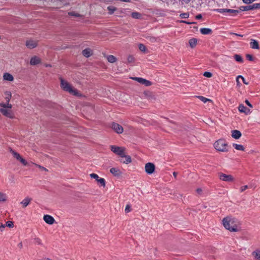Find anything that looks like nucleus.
Returning <instances> with one entry per match:
<instances>
[{"mask_svg": "<svg viewBox=\"0 0 260 260\" xmlns=\"http://www.w3.org/2000/svg\"><path fill=\"white\" fill-rule=\"evenodd\" d=\"M185 3L187 4L190 2V0H182Z\"/></svg>", "mask_w": 260, "mask_h": 260, "instance_id": "4d7b16f0", "label": "nucleus"}, {"mask_svg": "<svg viewBox=\"0 0 260 260\" xmlns=\"http://www.w3.org/2000/svg\"><path fill=\"white\" fill-rule=\"evenodd\" d=\"M120 161L123 164H128L131 162L132 159L130 156L125 154L124 156H123V157H121V159L120 160Z\"/></svg>", "mask_w": 260, "mask_h": 260, "instance_id": "dca6fc26", "label": "nucleus"}, {"mask_svg": "<svg viewBox=\"0 0 260 260\" xmlns=\"http://www.w3.org/2000/svg\"><path fill=\"white\" fill-rule=\"evenodd\" d=\"M110 172L111 174L116 176H119L121 174L120 170L119 169L116 168H111L110 170Z\"/></svg>", "mask_w": 260, "mask_h": 260, "instance_id": "412c9836", "label": "nucleus"}, {"mask_svg": "<svg viewBox=\"0 0 260 260\" xmlns=\"http://www.w3.org/2000/svg\"><path fill=\"white\" fill-rule=\"evenodd\" d=\"M131 15L132 17L135 19H140L142 18V14L137 12H133Z\"/></svg>", "mask_w": 260, "mask_h": 260, "instance_id": "c85d7f7f", "label": "nucleus"}, {"mask_svg": "<svg viewBox=\"0 0 260 260\" xmlns=\"http://www.w3.org/2000/svg\"><path fill=\"white\" fill-rule=\"evenodd\" d=\"M248 188V186L247 185H244L240 187V192H243L245 191L246 189H247Z\"/></svg>", "mask_w": 260, "mask_h": 260, "instance_id": "a19ab883", "label": "nucleus"}, {"mask_svg": "<svg viewBox=\"0 0 260 260\" xmlns=\"http://www.w3.org/2000/svg\"><path fill=\"white\" fill-rule=\"evenodd\" d=\"M6 226H8L9 228H12L13 226V222L11 221H8L7 222Z\"/></svg>", "mask_w": 260, "mask_h": 260, "instance_id": "4c0bfd02", "label": "nucleus"}, {"mask_svg": "<svg viewBox=\"0 0 260 260\" xmlns=\"http://www.w3.org/2000/svg\"><path fill=\"white\" fill-rule=\"evenodd\" d=\"M252 256L254 260H260V248L256 249L251 253Z\"/></svg>", "mask_w": 260, "mask_h": 260, "instance_id": "f8f14e48", "label": "nucleus"}, {"mask_svg": "<svg viewBox=\"0 0 260 260\" xmlns=\"http://www.w3.org/2000/svg\"><path fill=\"white\" fill-rule=\"evenodd\" d=\"M239 111L241 113H244L245 114H248L250 112V109L247 108L243 105L240 104L238 107Z\"/></svg>", "mask_w": 260, "mask_h": 260, "instance_id": "a211bd4d", "label": "nucleus"}, {"mask_svg": "<svg viewBox=\"0 0 260 260\" xmlns=\"http://www.w3.org/2000/svg\"><path fill=\"white\" fill-rule=\"evenodd\" d=\"M215 149L218 151L225 152L229 150L228 145L226 142L223 139H219L214 144Z\"/></svg>", "mask_w": 260, "mask_h": 260, "instance_id": "20e7f679", "label": "nucleus"}, {"mask_svg": "<svg viewBox=\"0 0 260 260\" xmlns=\"http://www.w3.org/2000/svg\"><path fill=\"white\" fill-rule=\"evenodd\" d=\"M43 219L47 223L49 224H52L55 221L54 218L49 215H44L43 217Z\"/></svg>", "mask_w": 260, "mask_h": 260, "instance_id": "9b49d317", "label": "nucleus"}, {"mask_svg": "<svg viewBox=\"0 0 260 260\" xmlns=\"http://www.w3.org/2000/svg\"><path fill=\"white\" fill-rule=\"evenodd\" d=\"M173 176H174V177H176L177 175V173L176 172H173Z\"/></svg>", "mask_w": 260, "mask_h": 260, "instance_id": "13d9d810", "label": "nucleus"}, {"mask_svg": "<svg viewBox=\"0 0 260 260\" xmlns=\"http://www.w3.org/2000/svg\"><path fill=\"white\" fill-rule=\"evenodd\" d=\"M240 78H238V76L236 78V83H237V86L238 87H240L241 83L239 81Z\"/></svg>", "mask_w": 260, "mask_h": 260, "instance_id": "de8ad7c7", "label": "nucleus"}, {"mask_svg": "<svg viewBox=\"0 0 260 260\" xmlns=\"http://www.w3.org/2000/svg\"><path fill=\"white\" fill-rule=\"evenodd\" d=\"M189 14L188 13H182L180 15V16L182 18H187L189 17Z\"/></svg>", "mask_w": 260, "mask_h": 260, "instance_id": "f704fd0d", "label": "nucleus"}, {"mask_svg": "<svg viewBox=\"0 0 260 260\" xmlns=\"http://www.w3.org/2000/svg\"><path fill=\"white\" fill-rule=\"evenodd\" d=\"M233 35H235V36H237L238 37H242V35H239L238 34H236V33H232Z\"/></svg>", "mask_w": 260, "mask_h": 260, "instance_id": "5fc2aeb1", "label": "nucleus"}, {"mask_svg": "<svg viewBox=\"0 0 260 260\" xmlns=\"http://www.w3.org/2000/svg\"><path fill=\"white\" fill-rule=\"evenodd\" d=\"M205 77H207V78H210L212 77V74L210 72H206L204 73V75H203Z\"/></svg>", "mask_w": 260, "mask_h": 260, "instance_id": "e433bc0d", "label": "nucleus"}, {"mask_svg": "<svg viewBox=\"0 0 260 260\" xmlns=\"http://www.w3.org/2000/svg\"><path fill=\"white\" fill-rule=\"evenodd\" d=\"M112 129L117 134H121L123 132L122 126L118 123L113 122L111 124Z\"/></svg>", "mask_w": 260, "mask_h": 260, "instance_id": "9d476101", "label": "nucleus"}, {"mask_svg": "<svg viewBox=\"0 0 260 260\" xmlns=\"http://www.w3.org/2000/svg\"><path fill=\"white\" fill-rule=\"evenodd\" d=\"M36 241H37V242L38 244H41V240H40L39 239H37L36 240Z\"/></svg>", "mask_w": 260, "mask_h": 260, "instance_id": "6e6d98bb", "label": "nucleus"}, {"mask_svg": "<svg viewBox=\"0 0 260 260\" xmlns=\"http://www.w3.org/2000/svg\"><path fill=\"white\" fill-rule=\"evenodd\" d=\"M13 157H15L17 160L21 162L24 166H28V163L20 155V154L11 149L10 150Z\"/></svg>", "mask_w": 260, "mask_h": 260, "instance_id": "423d86ee", "label": "nucleus"}, {"mask_svg": "<svg viewBox=\"0 0 260 260\" xmlns=\"http://www.w3.org/2000/svg\"><path fill=\"white\" fill-rule=\"evenodd\" d=\"M90 176L91 178L95 179V180L100 184L101 186L105 187V180L103 178H100L99 176L94 173H92L90 174Z\"/></svg>", "mask_w": 260, "mask_h": 260, "instance_id": "1a4fd4ad", "label": "nucleus"}, {"mask_svg": "<svg viewBox=\"0 0 260 260\" xmlns=\"http://www.w3.org/2000/svg\"><path fill=\"white\" fill-rule=\"evenodd\" d=\"M4 80L8 81H13L14 80L13 76L10 73H6L3 75Z\"/></svg>", "mask_w": 260, "mask_h": 260, "instance_id": "4be33fe9", "label": "nucleus"}, {"mask_svg": "<svg viewBox=\"0 0 260 260\" xmlns=\"http://www.w3.org/2000/svg\"><path fill=\"white\" fill-rule=\"evenodd\" d=\"M238 78H240V79H242V81H243V82L245 84L247 85V84H248V82H247L245 81V80L244 78L242 76H241V75H239V76H238Z\"/></svg>", "mask_w": 260, "mask_h": 260, "instance_id": "58836bf2", "label": "nucleus"}, {"mask_svg": "<svg viewBox=\"0 0 260 260\" xmlns=\"http://www.w3.org/2000/svg\"><path fill=\"white\" fill-rule=\"evenodd\" d=\"M234 58L238 62H242L243 61L242 57L239 55L235 54L234 55Z\"/></svg>", "mask_w": 260, "mask_h": 260, "instance_id": "2f4dec72", "label": "nucleus"}, {"mask_svg": "<svg viewBox=\"0 0 260 260\" xmlns=\"http://www.w3.org/2000/svg\"><path fill=\"white\" fill-rule=\"evenodd\" d=\"M246 57L248 60H250V61L253 60V57L252 56V55H251L250 54H247Z\"/></svg>", "mask_w": 260, "mask_h": 260, "instance_id": "c03bdc74", "label": "nucleus"}, {"mask_svg": "<svg viewBox=\"0 0 260 260\" xmlns=\"http://www.w3.org/2000/svg\"><path fill=\"white\" fill-rule=\"evenodd\" d=\"M35 165L37 167H38L39 169H40L42 171H47V169L45 168H44V167H43L42 166H41L37 165V164H35Z\"/></svg>", "mask_w": 260, "mask_h": 260, "instance_id": "a18cd8bd", "label": "nucleus"}, {"mask_svg": "<svg viewBox=\"0 0 260 260\" xmlns=\"http://www.w3.org/2000/svg\"><path fill=\"white\" fill-rule=\"evenodd\" d=\"M245 103L246 105H247L249 107H252L251 104L249 103V102L248 100L245 101Z\"/></svg>", "mask_w": 260, "mask_h": 260, "instance_id": "09e8293b", "label": "nucleus"}, {"mask_svg": "<svg viewBox=\"0 0 260 260\" xmlns=\"http://www.w3.org/2000/svg\"><path fill=\"white\" fill-rule=\"evenodd\" d=\"M82 54L86 57H88L92 54V51L90 49L87 48L83 50Z\"/></svg>", "mask_w": 260, "mask_h": 260, "instance_id": "b1692460", "label": "nucleus"}, {"mask_svg": "<svg viewBox=\"0 0 260 260\" xmlns=\"http://www.w3.org/2000/svg\"><path fill=\"white\" fill-rule=\"evenodd\" d=\"M224 228L230 232H237L241 230L240 222L236 218L231 217H226L222 220Z\"/></svg>", "mask_w": 260, "mask_h": 260, "instance_id": "f257e3e1", "label": "nucleus"}, {"mask_svg": "<svg viewBox=\"0 0 260 260\" xmlns=\"http://www.w3.org/2000/svg\"><path fill=\"white\" fill-rule=\"evenodd\" d=\"M108 9L111 14L113 13L115 11V8L113 7H108Z\"/></svg>", "mask_w": 260, "mask_h": 260, "instance_id": "ea45409f", "label": "nucleus"}, {"mask_svg": "<svg viewBox=\"0 0 260 260\" xmlns=\"http://www.w3.org/2000/svg\"><path fill=\"white\" fill-rule=\"evenodd\" d=\"M6 225L0 222V231H4Z\"/></svg>", "mask_w": 260, "mask_h": 260, "instance_id": "79ce46f5", "label": "nucleus"}, {"mask_svg": "<svg viewBox=\"0 0 260 260\" xmlns=\"http://www.w3.org/2000/svg\"><path fill=\"white\" fill-rule=\"evenodd\" d=\"M8 199V197L6 193L0 192V202H5Z\"/></svg>", "mask_w": 260, "mask_h": 260, "instance_id": "7c9ffc66", "label": "nucleus"}, {"mask_svg": "<svg viewBox=\"0 0 260 260\" xmlns=\"http://www.w3.org/2000/svg\"><path fill=\"white\" fill-rule=\"evenodd\" d=\"M108 61L110 63H114L116 61V58L112 55H107L106 56Z\"/></svg>", "mask_w": 260, "mask_h": 260, "instance_id": "cd10ccee", "label": "nucleus"}, {"mask_svg": "<svg viewBox=\"0 0 260 260\" xmlns=\"http://www.w3.org/2000/svg\"><path fill=\"white\" fill-rule=\"evenodd\" d=\"M60 86L65 91L68 92L71 94L79 96L80 95L78 91L72 86L67 81L60 79Z\"/></svg>", "mask_w": 260, "mask_h": 260, "instance_id": "7ed1b4c3", "label": "nucleus"}, {"mask_svg": "<svg viewBox=\"0 0 260 260\" xmlns=\"http://www.w3.org/2000/svg\"><path fill=\"white\" fill-rule=\"evenodd\" d=\"M196 18L198 19H201L202 18V15L200 14L196 16Z\"/></svg>", "mask_w": 260, "mask_h": 260, "instance_id": "864d4df0", "label": "nucleus"}, {"mask_svg": "<svg viewBox=\"0 0 260 260\" xmlns=\"http://www.w3.org/2000/svg\"><path fill=\"white\" fill-rule=\"evenodd\" d=\"M4 97L6 101V103H10V100L12 98L11 92L9 90L5 91L4 93Z\"/></svg>", "mask_w": 260, "mask_h": 260, "instance_id": "2eb2a0df", "label": "nucleus"}, {"mask_svg": "<svg viewBox=\"0 0 260 260\" xmlns=\"http://www.w3.org/2000/svg\"><path fill=\"white\" fill-rule=\"evenodd\" d=\"M254 1L255 0H243V2L245 4H250Z\"/></svg>", "mask_w": 260, "mask_h": 260, "instance_id": "49530a36", "label": "nucleus"}, {"mask_svg": "<svg viewBox=\"0 0 260 260\" xmlns=\"http://www.w3.org/2000/svg\"><path fill=\"white\" fill-rule=\"evenodd\" d=\"M26 46L30 49L36 47L37 45V42L35 40H29L26 42Z\"/></svg>", "mask_w": 260, "mask_h": 260, "instance_id": "ddd939ff", "label": "nucleus"}, {"mask_svg": "<svg viewBox=\"0 0 260 260\" xmlns=\"http://www.w3.org/2000/svg\"><path fill=\"white\" fill-rule=\"evenodd\" d=\"M89 260H96V259L94 257H92V258H89Z\"/></svg>", "mask_w": 260, "mask_h": 260, "instance_id": "680f3d73", "label": "nucleus"}, {"mask_svg": "<svg viewBox=\"0 0 260 260\" xmlns=\"http://www.w3.org/2000/svg\"><path fill=\"white\" fill-rule=\"evenodd\" d=\"M198 40L196 38H192L189 40L188 43L190 47L192 48L196 47L197 44Z\"/></svg>", "mask_w": 260, "mask_h": 260, "instance_id": "a878e982", "label": "nucleus"}, {"mask_svg": "<svg viewBox=\"0 0 260 260\" xmlns=\"http://www.w3.org/2000/svg\"><path fill=\"white\" fill-rule=\"evenodd\" d=\"M31 200L30 198L26 197L20 202V204L22 205L23 208H25L29 204Z\"/></svg>", "mask_w": 260, "mask_h": 260, "instance_id": "f3484780", "label": "nucleus"}, {"mask_svg": "<svg viewBox=\"0 0 260 260\" xmlns=\"http://www.w3.org/2000/svg\"><path fill=\"white\" fill-rule=\"evenodd\" d=\"M139 49L143 51V52H145L146 50V48L145 47V45H144L143 44H139Z\"/></svg>", "mask_w": 260, "mask_h": 260, "instance_id": "72a5a7b5", "label": "nucleus"}, {"mask_svg": "<svg viewBox=\"0 0 260 260\" xmlns=\"http://www.w3.org/2000/svg\"><path fill=\"white\" fill-rule=\"evenodd\" d=\"M40 62V59L37 56L32 57L30 59V63L31 65H36Z\"/></svg>", "mask_w": 260, "mask_h": 260, "instance_id": "5701e85b", "label": "nucleus"}, {"mask_svg": "<svg viewBox=\"0 0 260 260\" xmlns=\"http://www.w3.org/2000/svg\"><path fill=\"white\" fill-rule=\"evenodd\" d=\"M232 137L235 139H239L241 137V133L239 131L233 130L232 131Z\"/></svg>", "mask_w": 260, "mask_h": 260, "instance_id": "aec40b11", "label": "nucleus"}, {"mask_svg": "<svg viewBox=\"0 0 260 260\" xmlns=\"http://www.w3.org/2000/svg\"><path fill=\"white\" fill-rule=\"evenodd\" d=\"M131 206L129 205H127L125 209V212L128 213L131 211Z\"/></svg>", "mask_w": 260, "mask_h": 260, "instance_id": "37998d69", "label": "nucleus"}, {"mask_svg": "<svg viewBox=\"0 0 260 260\" xmlns=\"http://www.w3.org/2000/svg\"><path fill=\"white\" fill-rule=\"evenodd\" d=\"M70 14L71 15H74V16H78V15H77V14H75L74 12L70 13Z\"/></svg>", "mask_w": 260, "mask_h": 260, "instance_id": "3c124183", "label": "nucleus"}, {"mask_svg": "<svg viewBox=\"0 0 260 260\" xmlns=\"http://www.w3.org/2000/svg\"><path fill=\"white\" fill-rule=\"evenodd\" d=\"M233 147L236 149V150H241V151H244V147H243V145H240V144H235L234 143L233 144Z\"/></svg>", "mask_w": 260, "mask_h": 260, "instance_id": "c756f323", "label": "nucleus"}, {"mask_svg": "<svg viewBox=\"0 0 260 260\" xmlns=\"http://www.w3.org/2000/svg\"><path fill=\"white\" fill-rule=\"evenodd\" d=\"M197 191L198 193H200L202 192V189L201 188H198L197 189Z\"/></svg>", "mask_w": 260, "mask_h": 260, "instance_id": "603ef678", "label": "nucleus"}, {"mask_svg": "<svg viewBox=\"0 0 260 260\" xmlns=\"http://www.w3.org/2000/svg\"><path fill=\"white\" fill-rule=\"evenodd\" d=\"M44 260H52V259H50L49 258H45Z\"/></svg>", "mask_w": 260, "mask_h": 260, "instance_id": "e2e57ef3", "label": "nucleus"}, {"mask_svg": "<svg viewBox=\"0 0 260 260\" xmlns=\"http://www.w3.org/2000/svg\"><path fill=\"white\" fill-rule=\"evenodd\" d=\"M215 11L221 13H226V9H216Z\"/></svg>", "mask_w": 260, "mask_h": 260, "instance_id": "c9c22d12", "label": "nucleus"}, {"mask_svg": "<svg viewBox=\"0 0 260 260\" xmlns=\"http://www.w3.org/2000/svg\"><path fill=\"white\" fill-rule=\"evenodd\" d=\"M128 61L129 62H132L133 60H134V58L133 56H129L128 58Z\"/></svg>", "mask_w": 260, "mask_h": 260, "instance_id": "8fccbe9b", "label": "nucleus"}, {"mask_svg": "<svg viewBox=\"0 0 260 260\" xmlns=\"http://www.w3.org/2000/svg\"><path fill=\"white\" fill-rule=\"evenodd\" d=\"M120 1H122V2H128L129 1V0H120Z\"/></svg>", "mask_w": 260, "mask_h": 260, "instance_id": "bf43d9fd", "label": "nucleus"}, {"mask_svg": "<svg viewBox=\"0 0 260 260\" xmlns=\"http://www.w3.org/2000/svg\"><path fill=\"white\" fill-rule=\"evenodd\" d=\"M19 245H20V246H22V243H20V244H19Z\"/></svg>", "mask_w": 260, "mask_h": 260, "instance_id": "0e129e2a", "label": "nucleus"}, {"mask_svg": "<svg viewBox=\"0 0 260 260\" xmlns=\"http://www.w3.org/2000/svg\"><path fill=\"white\" fill-rule=\"evenodd\" d=\"M181 22H183V23H187V24H190V23H189V22H187L185 21H182Z\"/></svg>", "mask_w": 260, "mask_h": 260, "instance_id": "052dcab7", "label": "nucleus"}, {"mask_svg": "<svg viewBox=\"0 0 260 260\" xmlns=\"http://www.w3.org/2000/svg\"><path fill=\"white\" fill-rule=\"evenodd\" d=\"M155 165L151 162H148L145 165V169L148 174H152L155 171Z\"/></svg>", "mask_w": 260, "mask_h": 260, "instance_id": "6e6552de", "label": "nucleus"}, {"mask_svg": "<svg viewBox=\"0 0 260 260\" xmlns=\"http://www.w3.org/2000/svg\"><path fill=\"white\" fill-rule=\"evenodd\" d=\"M0 112L4 116L9 117L10 118H14V114L13 113L11 109L12 108V105L10 103H0Z\"/></svg>", "mask_w": 260, "mask_h": 260, "instance_id": "f03ea898", "label": "nucleus"}, {"mask_svg": "<svg viewBox=\"0 0 260 260\" xmlns=\"http://www.w3.org/2000/svg\"><path fill=\"white\" fill-rule=\"evenodd\" d=\"M250 46L252 49H259V45L258 42L255 40L254 39L250 40Z\"/></svg>", "mask_w": 260, "mask_h": 260, "instance_id": "6ab92c4d", "label": "nucleus"}, {"mask_svg": "<svg viewBox=\"0 0 260 260\" xmlns=\"http://www.w3.org/2000/svg\"><path fill=\"white\" fill-rule=\"evenodd\" d=\"M134 79H135V80L137 81L138 82L141 84H145L146 86H149L151 84V82L142 78L136 77L134 78Z\"/></svg>", "mask_w": 260, "mask_h": 260, "instance_id": "4468645a", "label": "nucleus"}, {"mask_svg": "<svg viewBox=\"0 0 260 260\" xmlns=\"http://www.w3.org/2000/svg\"><path fill=\"white\" fill-rule=\"evenodd\" d=\"M198 98H199L201 101H202L204 103H206L208 101H211L210 99H207L205 97H204L203 96H198Z\"/></svg>", "mask_w": 260, "mask_h": 260, "instance_id": "473e14b6", "label": "nucleus"}, {"mask_svg": "<svg viewBox=\"0 0 260 260\" xmlns=\"http://www.w3.org/2000/svg\"><path fill=\"white\" fill-rule=\"evenodd\" d=\"M111 150L116 154L118 155L120 157H123L125 154V148L124 147H118L114 145H112L110 146Z\"/></svg>", "mask_w": 260, "mask_h": 260, "instance_id": "39448f33", "label": "nucleus"}, {"mask_svg": "<svg viewBox=\"0 0 260 260\" xmlns=\"http://www.w3.org/2000/svg\"><path fill=\"white\" fill-rule=\"evenodd\" d=\"M200 32L203 35H209L212 33V30L208 28H202L200 29Z\"/></svg>", "mask_w": 260, "mask_h": 260, "instance_id": "bb28decb", "label": "nucleus"}, {"mask_svg": "<svg viewBox=\"0 0 260 260\" xmlns=\"http://www.w3.org/2000/svg\"><path fill=\"white\" fill-rule=\"evenodd\" d=\"M239 12V10L226 9V13H228L229 16H236Z\"/></svg>", "mask_w": 260, "mask_h": 260, "instance_id": "393cba45", "label": "nucleus"}, {"mask_svg": "<svg viewBox=\"0 0 260 260\" xmlns=\"http://www.w3.org/2000/svg\"><path fill=\"white\" fill-rule=\"evenodd\" d=\"M218 177L220 180L225 182H233L234 181V177L231 175H228L220 172L218 173Z\"/></svg>", "mask_w": 260, "mask_h": 260, "instance_id": "0eeeda50", "label": "nucleus"}]
</instances>
